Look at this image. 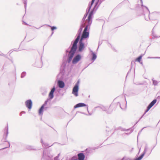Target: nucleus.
I'll list each match as a JSON object with an SVG mask.
<instances>
[{
	"instance_id": "16",
	"label": "nucleus",
	"mask_w": 160,
	"mask_h": 160,
	"mask_svg": "<svg viewBox=\"0 0 160 160\" xmlns=\"http://www.w3.org/2000/svg\"><path fill=\"white\" fill-rule=\"evenodd\" d=\"M78 160H84L85 155L83 153H79L78 154Z\"/></svg>"
},
{
	"instance_id": "52",
	"label": "nucleus",
	"mask_w": 160,
	"mask_h": 160,
	"mask_svg": "<svg viewBox=\"0 0 160 160\" xmlns=\"http://www.w3.org/2000/svg\"><path fill=\"white\" fill-rule=\"evenodd\" d=\"M5 148H2V149H5Z\"/></svg>"
},
{
	"instance_id": "38",
	"label": "nucleus",
	"mask_w": 160,
	"mask_h": 160,
	"mask_svg": "<svg viewBox=\"0 0 160 160\" xmlns=\"http://www.w3.org/2000/svg\"><path fill=\"white\" fill-rule=\"evenodd\" d=\"M145 128V127H144V128H143L138 133V135H139V134H140L141 133V132L142 130L144 128Z\"/></svg>"
},
{
	"instance_id": "33",
	"label": "nucleus",
	"mask_w": 160,
	"mask_h": 160,
	"mask_svg": "<svg viewBox=\"0 0 160 160\" xmlns=\"http://www.w3.org/2000/svg\"><path fill=\"white\" fill-rule=\"evenodd\" d=\"M132 160V159H130L129 158H128V157H123L122 159H121V160Z\"/></svg>"
},
{
	"instance_id": "44",
	"label": "nucleus",
	"mask_w": 160,
	"mask_h": 160,
	"mask_svg": "<svg viewBox=\"0 0 160 160\" xmlns=\"http://www.w3.org/2000/svg\"><path fill=\"white\" fill-rule=\"evenodd\" d=\"M22 112H21L20 113V115L21 116H22Z\"/></svg>"
},
{
	"instance_id": "34",
	"label": "nucleus",
	"mask_w": 160,
	"mask_h": 160,
	"mask_svg": "<svg viewBox=\"0 0 160 160\" xmlns=\"http://www.w3.org/2000/svg\"><path fill=\"white\" fill-rule=\"evenodd\" d=\"M71 160H78V159L77 158V157L76 156H75L71 159Z\"/></svg>"
},
{
	"instance_id": "46",
	"label": "nucleus",
	"mask_w": 160,
	"mask_h": 160,
	"mask_svg": "<svg viewBox=\"0 0 160 160\" xmlns=\"http://www.w3.org/2000/svg\"><path fill=\"white\" fill-rule=\"evenodd\" d=\"M22 113H25V112L24 111H22Z\"/></svg>"
},
{
	"instance_id": "18",
	"label": "nucleus",
	"mask_w": 160,
	"mask_h": 160,
	"mask_svg": "<svg viewBox=\"0 0 160 160\" xmlns=\"http://www.w3.org/2000/svg\"><path fill=\"white\" fill-rule=\"evenodd\" d=\"M91 52H92V60H93V62L96 59L97 56L95 53L93 52L92 51H91Z\"/></svg>"
},
{
	"instance_id": "48",
	"label": "nucleus",
	"mask_w": 160,
	"mask_h": 160,
	"mask_svg": "<svg viewBox=\"0 0 160 160\" xmlns=\"http://www.w3.org/2000/svg\"><path fill=\"white\" fill-rule=\"evenodd\" d=\"M42 26H41V27H40L39 28H37V29H39L41 27H42Z\"/></svg>"
},
{
	"instance_id": "7",
	"label": "nucleus",
	"mask_w": 160,
	"mask_h": 160,
	"mask_svg": "<svg viewBox=\"0 0 160 160\" xmlns=\"http://www.w3.org/2000/svg\"><path fill=\"white\" fill-rule=\"evenodd\" d=\"M34 66L35 67L39 68H40L42 67V63L41 60V58L40 59L36 60Z\"/></svg>"
},
{
	"instance_id": "20",
	"label": "nucleus",
	"mask_w": 160,
	"mask_h": 160,
	"mask_svg": "<svg viewBox=\"0 0 160 160\" xmlns=\"http://www.w3.org/2000/svg\"><path fill=\"white\" fill-rule=\"evenodd\" d=\"M41 92H42V94L43 95H45L47 93V91L46 89L44 88H42L41 89Z\"/></svg>"
},
{
	"instance_id": "2",
	"label": "nucleus",
	"mask_w": 160,
	"mask_h": 160,
	"mask_svg": "<svg viewBox=\"0 0 160 160\" xmlns=\"http://www.w3.org/2000/svg\"><path fill=\"white\" fill-rule=\"evenodd\" d=\"M85 28L82 33L80 40H83L84 39H85L89 37V31L91 25L85 23Z\"/></svg>"
},
{
	"instance_id": "40",
	"label": "nucleus",
	"mask_w": 160,
	"mask_h": 160,
	"mask_svg": "<svg viewBox=\"0 0 160 160\" xmlns=\"http://www.w3.org/2000/svg\"><path fill=\"white\" fill-rule=\"evenodd\" d=\"M142 118H141V117L140 119H139V120L137 121V122H136V123H135V124L134 125H135L136 124L138 123V122L141 120V119Z\"/></svg>"
},
{
	"instance_id": "12",
	"label": "nucleus",
	"mask_w": 160,
	"mask_h": 160,
	"mask_svg": "<svg viewBox=\"0 0 160 160\" xmlns=\"http://www.w3.org/2000/svg\"><path fill=\"white\" fill-rule=\"evenodd\" d=\"M157 100L156 99H154L151 103L149 104L147 107L146 110V112H148L150 109L155 104Z\"/></svg>"
},
{
	"instance_id": "36",
	"label": "nucleus",
	"mask_w": 160,
	"mask_h": 160,
	"mask_svg": "<svg viewBox=\"0 0 160 160\" xmlns=\"http://www.w3.org/2000/svg\"><path fill=\"white\" fill-rule=\"evenodd\" d=\"M119 105V106L122 109V107H121V104L120 103V102H118V103H117V105Z\"/></svg>"
},
{
	"instance_id": "55",
	"label": "nucleus",
	"mask_w": 160,
	"mask_h": 160,
	"mask_svg": "<svg viewBox=\"0 0 160 160\" xmlns=\"http://www.w3.org/2000/svg\"><path fill=\"white\" fill-rule=\"evenodd\" d=\"M89 115H91V114H90V113H89Z\"/></svg>"
},
{
	"instance_id": "24",
	"label": "nucleus",
	"mask_w": 160,
	"mask_h": 160,
	"mask_svg": "<svg viewBox=\"0 0 160 160\" xmlns=\"http://www.w3.org/2000/svg\"><path fill=\"white\" fill-rule=\"evenodd\" d=\"M4 133L6 135V137H7L8 133V125H7V126L5 128L4 130Z\"/></svg>"
},
{
	"instance_id": "25",
	"label": "nucleus",
	"mask_w": 160,
	"mask_h": 160,
	"mask_svg": "<svg viewBox=\"0 0 160 160\" xmlns=\"http://www.w3.org/2000/svg\"><path fill=\"white\" fill-rule=\"evenodd\" d=\"M27 149L29 150H35L34 147L32 146L28 145L26 146Z\"/></svg>"
},
{
	"instance_id": "57",
	"label": "nucleus",
	"mask_w": 160,
	"mask_h": 160,
	"mask_svg": "<svg viewBox=\"0 0 160 160\" xmlns=\"http://www.w3.org/2000/svg\"><path fill=\"white\" fill-rule=\"evenodd\" d=\"M98 8H96V9H97Z\"/></svg>"
},
{
	"instance_id": "59",
	"label": "nucleus",
	"mask_w": 160,
	"mask_h": 160,
	"mask_svg": "<svg viewBox=\"0 0 160 160\" xmlns=\"http://www.w3.org/2000/svg\"><path fill=\"white\" fill-rule=\"evenodd\" d=\"M99 43H100V42H99Z\"/></svg>"
},
{
	"instance_id": "43",
	"label": "nucleus",
	"mask_w": 160,
	"mask_h": 160,
	"mask_svg": "<svg viewBox=\"0 0 160 160\" xmlns=\"http://www.w3.org/2000/svg\"><path fill=\"white\" fill-rule=\"evenodd\" d=\"M23 23H24V24L25 25H28V24L26 22H23Z\"/></svg>"
},
{
	"instance_id": "39",
	"label": "nucleus",
	"mask_w": 160,
	"mask_h": 160,
	"mask_svg": "<svg viewBox=\"0 0 160 160\" xmlns=\"http://www.w3.org/2000/svg\"><path fill=\"white\" fill-rule=\"evenodd\" d=\"M58 156H56L54 158V160H58Z\"/></svg>"
},
{
	"instance_id": "13",
	"label": "nucleus",
	"mask_w": 160,
	"mask_h": 160,
	"mask_svg": "<svg viewBox=\"0 0 160 160\" xmlns=\"http://www.w3.org/2000/svg\"><path fill=\"white\" fill-rule=\"evenodd\" d=\"M56 89L54 86L51 89L49 94V97L50 99H52L54 97L53 93Z\"/></svg>"
},
{
	"instance_id": "47",
	"label": "nucleus",
	"mask_w": 160,
	"mask_h": 160,
	"mask_svg": "<svg viewBox=\"0 0 160 160\" xmlns=\"http://www.w3.org/2000/svg\"><path fill=\"white\" fill-rule=\"evenodd\" d=\"M0 55H2V56H4V54H0Z\"/></svg>"
},
{
	"instance_id": "45",
	"label": "nucleus",
	"mask_w": 160,
	"mask_h": 160,
	"mask_svg": "<svg viewBox=\"0 0 160 160\" xmlns=\"http://www.w3.org/2000/svg\"><path fill=\"white\" fill-rule=\"evenodd\" d=\"M80 112L81 113H82V114H85L84 112Z\"/></svg>"
},
{
	"instance_id": "8",
	"label": "nucleus",
	"mask_w": 160,
	"mask_h": 160,
	"mask_svg": "<svg viewBox=\"0 0 160 160\" xmlns=\"http://www.w3.org/2000/svg\"><path fill=\"white\" fill-rule=\"evenodd\" d=\"M82 41L80 40L79 42L78 50L79 52H81L84 48V43H83Z\"/></svg>"
},
{
	"instance_id": "5",
	"label": "nucleus",
	"mask_w": 160,
	"mask_h": 160,
	"mask_svg": "<svg viewBox=\"0 0 160 160\" xmlns=\"http://www.w3.org/2000/svg\"><path fill=\"white\" fill-rule=\"evenodd\" d=\"M140 2H141V3H142L141 5H142V9H144V8H145V13L143 14L144 15H145V19L146 20H147L146 18V16H145L146 15V14H147V15L148 16V17L149 18V19H150V12H149V11L147 7L143 5L142 4V0H140Z\"/></svg>"
},
{
	"instance_id": "32",
	"label": "nucleus",
	"mask_w": 160,
	"mask_h": 160,
	"mask_svg": "<svg viewBox=\"0 0 160 160\" xmlns=\"http://www.w3.org/2000/svg\"><path fill=\"white\" fill-rule=\"evenodd\" d=\"M152 35L155 38H159V37H160V35L159 36H158L155 35V34L153 32V29H152Z\"/></svg>"
},
{
	"instance_id": "42",
	"label": "nucleus",
	"mask_w": 160,
	"mask_h": 160,
	"mask_svg": "<svg viewBox=\"0 0 160 160\" xmlns=\"http://www.w3.org/2000/svg\"><path fill=\"white\" fill-rule=\"evenodd\" d=\"M148 58H154V57H148Z\"/></svg>"
},
{
	"instance_id": "9",
	"label": "nucleus",
	"mask_w": 160,
	"mask_h": 160,
	"mask_svg": "<svg viewBox=\"0 0 160 160\" xmlns=\"http://www.w3.org/2000/svg\"><path fill=\"white\" fill-rule=\"evenodd\" d=\"M160 15V12H154L151 13V16L153 17L152 19L153 20H156Z\"/></svg>"
},
{
	"instance_id": "6",
	"label": "nucleus",
	"mask_w": 160,
	"mask_h": 160,
	"mask_svg": "<svg viewBox=\"0 0 160 160\" xmlns=\"http://www.w3.org/2000/svg\"><path fill=\"white\" fill-rule=\"evenodd\" d=\"M81 56L80 54H78L76 55L73 58L72 63L73 64L77 63L81 59Z\"/></svg>"
},
{
	"instance_id": "4",
	"label": "nucleus",
	"mask_w": 160,
	"mask_h": 160,
	"mask_svg": "<svg viewBox=\"0 0 160 160\" xmlns=\"http://www.w3.org/2000/svg\"><path fill=\"white\" fill-rule=\"evenodd\" d=\"M95 8L94 7L90 12L88 19H86L85 23L91 25L92 23V18L94 14V11Z\"/></svg>"
},
{
	"instance_id": "23",
	"label": "nucleus",
	"mask_w": 160,
	"mask_h": 160,
	"mask_svg": "<svg viewBox=\"0 0 160 160\" xmlns=\"http://www.w3.org/2000/svg\"><path fill=\"white\" fill-rule=\"evenodd\" d=\"M41 142H42V145L43 146H44L45 147V148H46L47 147H51V146H52V145H51V146H49V145L47 143H44L43 141H42V139H41Z\"/></svg>"
},
{
	"instance_id": "22",
	"label": "nucleus",
	"mask_w": 160,
	"mask_h": 160,
	"mask_svg": "<svg viewBox=\"0 0 160 160\" xmlns=\"http://www.w3.org/2000/svg\"><path fill=\"white\" fill-rule=\"evenodd\" d=\"M97 108H100L103 111H106L109 108L108 107H105L104 106H102L100 107H98Z\"/></svg>"
},
{
	"instance_id": "28",
	"label": "nucleus",
	"mask_w": 160,
	"mask_h": 160,
	"mask_svg": "<svg viewBox=\"0 0 160 160\" xmlns=\"http://www.w3.org/2000/svg\"><path fill=\"white\" fill-rule=\"evenodd\" d=\"M142 56H143L142 55H140L139 57H138L136 59L135 61H138L139 62H140Z\"/></svg>"
},
{
	"instance_id": "49",
	"label": "nucleus",
	"mask_w": 160,
	"mask_h": 160,
	"mask_svg": "<svg viewBox=\"0 0 160 160\" xmlns=\"http://www.w3.org/2000/svg\"><path fill=\"white\" fill-rule=\"evenodd\" d=\"M140 149H141V148L139 149V152H138V153H139V152H140ZM138 154H139V153H138Z\"/></svg>"
},
{
	"instance_id": "58",
	"label": "nucleus",
	"mask_w": 160,
	"mask_h": 160,
	"mask_svg": "<svg viewBox=\"0 0 160 160\" xmlns=\"http://www.w3.org/2000/svg\"><path fill=\"white\" fill-rule=\"evenodd\" d=\"M98 8H96V9H97Z\"/></svg>"
},
{
	"instance_id": "11",
	"label": "nucleus",
	"mask_w": 160,
	"mask_h": 160,
	"mask_svg": "<svg viewBox=\"0 0 160 160\" xmlns=\"http://www.w3.org/2000/svg\"><path fill=\"white\" fill-rule=\"evenodd\" d=\"M85 106H87V110L88 112V105H86L85 104L83 103H79L78 104H77L75 105L74 106V108H78L81 107H85Z\"/></svg>"
},
{
	"instance_id": "21",
	"label": "nucleus",
	"mask_w": 160,
	"mask_h": 160,
	"mask_svg": "<svg viewBox=\"0 0 160 160\" xmlns=\"http://www.w3.org/2000/svg\"><path fill=\"white\" fill-rule=\"evenodd\" d=\"M44 108V107L43 106H42L40 108L39 111V115H42L43 109Z\"/></svg>"
},
{
	"instance_id": "3",
	"label": "nucleus",
	"mask_w": 160,
	"mask_h": 160,
	"mask_svg": "<svg viewBox=\"0 0 160 160\" xmlns=\"http://www.w3.org/2000/svg\"><path fill=\"white\" fill-rule=\"evenodd\" d=\"M79 84L80 80H78L72 89V93L76 97L78 96V91Z\"/></svg>"
},
{
	"instance_id": "1",
	"label": "nucleus",
	"mask_w": 160,
	"mask_h": 160,
	"mask_svg": "<svg viewBox=\"0 0 160 160\" xmlns=\"http://www.w3.org/2000/svg\"><path fill=\"white\" fill-rule=\"evenodd\" d=\"M85 26L84 25L81 23L80 28L78 31L76 36L77 37L74 41H72L71 44H72V46L70 48V50L69 51L68 50H66L65 51L66 55L67 57V62L68 64L63 63H62L60 69L61 72L64 74L66 72H69V63L72 61L78 48L77 44L78 42L81 35L83 28Z\"/></svg>"
},
{
	"instance_id": "29",
	"label": "nucleus",
	"mask_w": 160,
	"mask_h": 160,
	"mask_svg": "<svg viewBox=\"0 0 160 160\" xmlns=\"http://www.w3.org/2000/svg\"><path fill=\"white\" fill-rule=\"evenodd\" d=\"M45 25L48 26V27H51V29L52 31H53L54 30L56 29H57V28L55 26H51L47 24H46Z\"/></svg>"
},
{
	"instance_id": "41",
	"label": "nucleus",
	"mask_w": 160,
	"mask_h": 160,
	"mask_svg": "<svg viewBox=\"0 0 160 160\" xmlns=\"http://www.w3.org/2000/svg\"><path fill=\"white\" fill-rule=\"evenodd\" d=\"M154 58H160V57H154Z\"/></svg>"
},
{
	"instance_id": "14",
	"label": "nucleus",
	"mask_w": 160,
	"mask_h": 160,
	"mask_svg": "<svg viewBox=\"0 0 160 160\" xmlns=\"http://www.w3.org/2000/svg\"><path fill=\"white\" fill-rule=\"evenodd\" d=\"M58 85L59 88H63L65 86V83L63 81L58 80Z\"/></svg>"
},
{
	"instance_id": "35",
	"label": "nucleus",
	"mask_w": 160,
	"mask_h": 160,
	"mask_svg": "<svg viewBox=\"0 0 160 160\" xmlns=\"http://www.w3.org/2000/svg\"><path fill=\"white\" fill-rule=\"evenodd\" d=\"M27 1L26 0H24L23 3L24 4V7L25 9L26 10L27 8Z\"/></svg>"
},
{
	"instance_id": "54",
	"label": "nucleus",
	"mask_w": 160,
	"mask_h": 160,
	"mask_svg": "<svg viewBox=\"0 0 160 160\" xmlns=\"http://www.w3.org/2000/svg\"><path fill=\"white\" fill-rule=\"evenodd\" d=\"M141 64H142V62H141Z\"/></svg>"
},
{
	"instance_id": "15",
	"label": "nucleus",
	"mask_w": 160,
	"mask_h": 160,
	"mask_svg": "<svg viewBox=\"0 0 160 160\" xmlns=\"http://www.w3.org/2000/svg\"><path fill=\"white\" fill-rule=\"evenodd\" d=\"M95 0H92L91 4L88 5V6L86 11V13L88 14L92 5L94 3Z\"/></svg>"
},
{
	"instance_id": "56",
	"label": "nucleus",
	"mask_w": 160,
	"mask_h": 160,
	"mask_svg": "<svg viewBox=\"0 0 160 160\" xmlns=\"http://www.w3.org/2000/svg\"><path fill=\"white\" fill-rule=\"evenodd\" d=\"M98 8H96V9H97Z\"/></svg>"
},
{
	"instance_id": "51",
	"label": "nucleus",
	"mask_w": 160,
	"mask_h": 160,
	"mask_svg": "<svg viewBox=\"0 0 160 160\" xmlns=\"http://www.w3.org/2000/svg\"><path fill=\"white\" fill-rule=\"evenodd\" d=\"M53 32H52V34H51V35H52V34H53Z\"/></svg>"
},
{
	"instance_id": "31",
	"label": "nucleus",
	"mask_w": 160,
	"mask_h": 160,
	"mask_svg": "<svg viewBox=\"0 0 160 160\" xmlns=\"http://www.w3.org/2000/svg\"><path fill=\"white\" fill-rule=\"evenodd\" d=\"M50 99L49 98L47 99L44 102V103L42 105L44 107L47 104V102L50 100Z\"/></svg>"
},
{
	"instance_id": "17",
	"label": "nucleus",
	"mask_w": 160,
	"mask_h": 160,
	"mask_svg": "<svg viewBox=\"0 0 160 160\" xmlns=\"http://www.w3.org/2000/svg\"><path fill=\"white\" fill-rule=\"evenodd\" d=\"M88 14L87 13H86L84 15V17H83V18H82V20L81 22V24H82L85 25V23L86 20H85V19H86Z\"/></svg>"
},
{
	"instance_id": "53",
	"label": "nucleus",
	"mask_w": 160,
	"mask_h": 160,
	"mask_svg": "<svg viewBox=\"0 0 160 160\" xmlns=\"http://www.w3.org/2000/svg\"><path fill=\"white\" fill-rule=\"evenodd\" d=\"M8 143H9V147H10V144H9V142H8Z\"/></svg>"
},
{
	"instance_id": "27",
	"label": "nucleus",
	"mask_w": 160,
	"mask_h": 160,
	"mask_svg": "<svg viewBox=\"0 0 160 160\" xmlns=\"http://www.w3.org/2000/svg\"><path fill=\"white\" fill-rule=\"evenodd\" d=\"M152 81L153 84L154 86L157 85L159 82L157 81L154 80L153 78L152 79Z\"/></svg>"
},
{
	"instance_id": "50",
	"label": "nucleus",
	"mask_w": 160,
	"mask_h": 160,
	"mask_svg": "<svg viewBox=\"0 0 160 160\" xmlns=\"http://www.w3.org/2000/svg\"><path fill=\"white\" fill-rule=\"evenodd\" d=\"M152 149L151 150V152H150V153H149V154H150L151 153V152H152Z\"/></svg>"
},
{
	"instance_id": "37",
	"label": "nucleus",
	"mask_w": 160,
	"mask_h": 160,
	"mask_svg": "<svg viewBox=\"0 0 160 160\" xmlns=\"http://www.w3.org/2000/svg\"><path fill=\"white\" fill-rule=\"evenodd\" d=\"M147 112H146V110L145 111V112L143 114V115L141 117V118H142L143 116H144V115Z\"/></svg>"
},
{
	"instance_id": "26",
	"label": "nucleus",
	"mask_w": 160,
	"mask_h": 160,
	"mask_svg": "<svg viewBox=\"0 0 160 160\" xmlns=\"http://www.w3.org/2000/svg\"><path fill=\"white\" fill-rule=\"evenodd\" d=\"M148 149V145L147 144H146V145L145 147L144 151L142 154H143V155H144L146 153V152L147 151Z\"/></svg>"
},
{
	"instance_id": "10",
	"label": "nucleus",
	"mask_w": 160,
	"mask_h": 160,
	"mask_svg": "<svg viewBox=\"0 0 160 160\" xmlns=\"http://www.w3.org/2000/svg\"><path fill=\"white\" fill-rule=\"evenodd\" d=\"M26 107L29 109H31L32 106V102L31 99L27 100L25 102Z\"/></svg>"
},
{
	"instance_id": "30",
	"label": "nucleus",
	"mask_w": 160,
	"mask_h": 160,
	"mask_svg": "<svg viewBox=\"0 0 160 160\" xmlns=\"http://www.w3.org/2000/svg\"><path fill=\"white\" fill-rule=\"evenodd\" d=\"M26 72H22L21 75V78H23L26 75Z\"/></svg>"
},
{
	"instance_id": "19",
	"label": "nucleus",
	"mask_w": 160,
	"mask_h": 160,
	"mask_svg": "<svg viewBox=\"0 0 160 160\" xmlns=\"http://www.w3.org/2000/svg\"><path fill=\"white\" fill-rule=\"evenodd\" d=\"M122 130L126 131L127 132L130 131V132L128 133V132H126L125 133V134H130L131 132H133V129H132V128H129V129H123Z\"/></svg>"
}]
</instances>
